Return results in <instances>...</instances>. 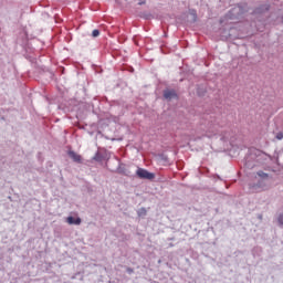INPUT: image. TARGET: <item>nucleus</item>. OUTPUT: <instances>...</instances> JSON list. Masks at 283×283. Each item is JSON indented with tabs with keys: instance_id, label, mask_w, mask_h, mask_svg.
Returning <instances> with one entry per match:
<instances>
[{
	"instance_id": "6ab92c4d",
	"label": "nucleus",
	"mask_w": 283,
	"mask_h": 283,
	"mask_svg": "<svg viewBox=\"0 0 283 283\" xmlns=\"http://www.w3.org/2000/svg\"><path fill=\"white\" fill-rule=\"evenodd\" d=\"M139 6H145V1L139 2Z\"/></svg>"
},
{
	"instance_id": "f257e3e1",
	"label": "nucleus",
	"mask_w": 283,
	"mask_h": 283,
	"mask_svg": "<svg viewBox=\"0 0 283 283\" xmlns=\"http://www.w3.org/2000/svg\"><path fill=\"white\" fill-rule=\"evenodd\" d=\"M261 156H264V153H262V150L251 149L250 154L248 156H245L247 167H249L250 169H253L255 167V164H252L251 161L255 160L256 163H260Z\"/></svg>"
},
{
	"instance_id": "9d476101",
	"label": "nucleus",
	"mask_w": 283,
	"mask_h": 283,
	"mask_svg": "<svg viewBox=\"0 0 283 283\" xmlns=\"http://www.w3.org/2000/svg\"><path fill=\"white\" fill-rule=\"evenodd\" d=\"M103 159H104L103 155L98 151L93 157V160H95L96 163H103Z\"/></svg>"
},
{
	"instance_id": "ddd939ff",
	"label": "nucleus",
	"mask_w": 283,
	"mask_h": 283,
	"mask_svg": "<svg viewBox=\"0 0 283 283\" xmlns=\"http://www.w3.org/2000/svg\"><path fill=\"white\" fill-rule=\"evenodd\" d=\"M92 36H93V39H97V36H101V31L97 29L93 30Z\"/></svg>"
},
{
	"instance_id": "39448f33",
	"label": "nucleus",
	"mask_w": 283,
	"mask_h": 283,
	"mask_svg": "<svg viewBox=\"0 0 283 283\" xmlns=\"http://www.w3.org/2000/svg\"><path fill=\"white\" fill-rule=\"evenodd\" d=\"M231 13L233 17H241V14H244V9L241 6H238L231 10Z\"/></svg>"
},
{
	"instance_id": "f3484780",
	"label": "nucleus",
	"mask_w": 283,
	"mask_h": 283,
	"mask_svg": "<svg viewBox=\"0 0 283 283\" xmlns=\"http://www.w3.org/2000/svg\"><path fill=\"white\" fill-rule=\"evenodd\" d=\"M220 140H222L223 143H227V140H229V136L227 135H223Z\"/></svg>"
},
{
	"instance_id": "dca6fc26",
	"label": "nucleus",
	"mask_w": 283,
	"mask_h": 283,
	"mask_svg": "<svg viewBox=\"0 0 283 283\" xmlns=\"http://www.w3.org/2000/svg\"><path fill=\"white\" fill-rule=\"evenodd\" d=\"M276 140H282L283 138V132H279L275 136Z\"/></svg>"
},
{
	"instance_id": "6e6552de",
	"label": "nucleus",
	"mask_w": 283,
	"mask_h": 283,
	"mask_svg": "<svg viewBox=\"0 0 283 283\" xmlns=\"http://www.w3.org/2000/svg\"><path fill=\"white\" fill-rule=\"evenodd\" d=\"M256 175L259 176V178H261V180H269V174L262 171V170H259L256 172Z\"/></svg>"
},
{
	"instance_id": "1a4fd4ad",
	"label": "nucleus",
	"mask_w": 283,
	"mask_h": 283,
	"mask_svg": "<svg viewBox=\"0 0 283 283\" xmlns=\"http://www.w3.org/2000/svg\"><path fill=\"white\" fill-rule=\"evenodd\" d=\"M197 94L198 96H205V94H207V88H205V86H198Z\"/></svg>"
},
{
	"instance_id": "f8f14e48",
	"label": "nucleus",
	"mask_w": 283,
	"mask_h": 283,
	"mask_svg": "<svg viewBox=\"0 0 283 283\" xmlns=\"http://www.w3.org/2000/svg\"><path fill=\"white\" fill-rule=\"evenodd\" d=\"M276 220H277L279 227H281V229H282V228H283V212H280V213L277 214Z\"/></svg>"
},
{
	"instance_id": "2eb2a0df",
	"label": "nucleus",
	"mask_w": 283,
	"mask_h": 283,
	"mask_svg": "<svg viewBox=\"0 0 283 283\" xmlns=\"http://www.w3.org/2000/svg\"><path fill=\"white\" fill-rule=\"evenodd\" d=\"M118 174H123L124 176H129V174H127V170L125 168H118Z\"/></svg>"
},
{
	"instance_id": "9b49d317",
	"label": "nucleus",
	"mask_w": 283,
	"mask_h": 283,
	"mask_svg": "<svg viewBox=\"0 0 283 283\" xmlns=\"http://www.w3.org/2000/svg\"><path fill=\"white\" fill-rule=\"evenodd\" d=\"M137 216H138L139 218H145V216H147V209L140 208V209L137 211Z\"/></svg>"
},
{
	"instance_id": "f03ea898",
	"label": "nucleus",
	"mask_w": 283,
	"mask_h": 283,
	"mask_svg": "<svg viewBox=\"0 0 283 283\" xmlns=\"http://www.w3.org/2000/svg\"><path fill=\"white\" fill-rule=\"evenodd\" d=\"M136 176L140 180H154L156 178V174L148 171L144 168H137Z\"/></svg>"
},
{
	"instance_id": "423d86ee",
	"label": "nucleus",
	"mask_w": 283,
	"mask_h": 283,
	"mask_svg": "<svg viewBox=\"0 0 283 283\" xmlns=\"http://www.w3.org/2000/svg\"><path fill=\"white\" fill-rule=\"evenodd\" d=\"M66 222H69L70 224H81V218H74V217H69L66 219Z\"/></svg>"
},
{
	"instance_id": "4468645a",
	"label": "nucleus",
	"mask_w": 283,
	"mask_h": 283,
	"mask_svg": "<svg viewBox=\"0 0 283 283\" xmlns=\"http://www.w3.org/2000/svg\"><path fill=\"white\" fill-rule=\"evenodd\" d=\"M160 159L164 160V163H169V157L165 154L160 155Z\"/></svg>"
},
{
	"instance_id": "0eeeda50",
	"label": "nucleus",
	"mask_w": 283,
	"mask_h": 283,
	"mask_svg": "<svg viewBox=\"0 0 283 283\" xmlns=\"http://www.w3.org/2000/svg\"><path fill=\"white\" fill-rule=\"evenodd\" d=\"M189 23H196L198 21V14H196V11H191L188 17Z\"/></svg>"
},
{
	"instance_id": "aec40b11",
	"label": "nucleus",
	"mask_w": 283,
	"mask_h": 283,
	"mask_svg": "<svg viewBox=\"0 0 283 283\" xmlns=\"http://www.w3.org/2000/svg\"><path fill=\"white\" fill-rule=\"evenodd\" d=\"M130 72H134V67H130Z\"/></svg>"
},
{
	"instance_id": "7ed1b4c3",
	"label": "nucleus",
	"mask_w": 283,
	"mask_h": 283,
	"mask_svg": "<svg viewBox=\"0 0 283 283\" xmlns=\"http://www.w3.org/2000/svg\"><path fill=\"white\" fill-rule=\"evenodd\" d=\"M163 96L165 101H168V102L178 101V93H176V90L166 88L163 92Z\"/></svg>"
},
{
	"instance_id": "20e7f679",
	"label": "nucleus",
	"mask_w": 283,
	"mask_h": 283,
	"mask_svg": "<svg viewBox=\"0 0 283 283\" xmlns=\"http://www.w3.org/2000/svg\"><path fill=\"white\" fill-rule=\"evenodd\" d=\"M69 157L73 159V163H77L78 165L83 163L81 155L76 154L74 150H69Z\"/></svg>"
},
{
	"instance_id": "a211bd4d",
	"label": "nucleus",
	"mask_w": 283,
	"mask_h": 283,
	"mask_svg": "<svg viewBox=\"0 0 283 283\" xmlns=\"http://www.w3.org/2000/svg\"><path fill=\"white\" fill-rule=\"evenodd\" d=\"M126 273H128L129 275H132V273H134V269L127 268V269H126Z\"/></svg>"
}]
</instances>
